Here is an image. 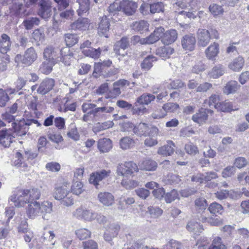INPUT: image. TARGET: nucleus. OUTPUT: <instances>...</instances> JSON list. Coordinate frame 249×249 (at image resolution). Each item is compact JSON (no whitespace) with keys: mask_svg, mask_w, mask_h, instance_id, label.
<instances>
[{"mask_svg":"<svg viewBox=\"0 0 249 249\" xmlns=\"http://www.w3.org/2000/svg\"><path fill=\"white\" fill-rule=\"evenodd\" d=\"M164 249H184V248L180 242L172 239L164 246Z\"/></svg>","mask_w":249,"mask_h":249,"instance_id":"nucleus-49","label":"nucleus"},{"mask_svg":"<svg viewBox=\"0 0 249 249\" xmlns=\"http://www.w3.org/2000/svg\"><path fill=\"white\" fill-rule=\"evenodd\" d=\"M215 108L222 112H230L233 110L231 103L227 101L219 102V104H216Z\"/></svg>","mask_w":249,"mask_h":249,"instance_id":"nucleus-42","label":"nucleus"},{"mask_svg":"<svg viewBox=\"0 0 249 249\" xmlns=\"http://www.w3.org/2000/svg\"><path fill=\"white\" fill-rule=\"evenodd\" d=\"M110 173V170L106 171L105 170L92 173L90 176L89 182L90 184L94 185L96 188H98V186L99 185V182L109 176Z\"/></svg>","mask_w":249,"mask_h":249,"instance_id":"nucleus-8","label":"nucleus"},{"mask_svg":"<svg viewBox=\"0 0 249 249\" xmlns=\"http://www.w3.org/2000/svg\"><path fill=\"white\" fill-rule=\"evenodd\" d=\"M219 97L218 95L213 94H212L209 98L208 100H205L204 104H208L209 106L211 107L212 106H214L217 104H219Z\"/></svg>","mask_w":249,"mask_h":249,"instance_id":"nucleus-62","label":"nucleus"},{"mask_svg":"<svg viewBox=\"0 0 249 249\" xmlns=\"http://www.w3.org/2000/svg\"><path fill=\"white\" fill-rule=\"evenodd\" d=\"M129 45V39L127 37H123L121 39L117 41L114 46V51L116 54L119 55L124 56V54H122L120 50H123L127 49Z\"/></svg>","mask_w":249,"mask_h":249,"instance_id":"nucleus-21","label":"nucleus"},{"mask_svg":"<svg viewBox=\"0 0 249 249\" xmlns=\"http://www.w3.org/2000/svg\"><path fill=\"white\" fill-rule=\"evenodd\" d=\"M208 249H226V248L225 246L222 244L221 239L219 237H216Z\"/></svg>","mask_w":249,"mask_h":249,"instance_id":"nucleus-60","label":"nucleus"},{"mask_svg":"<svg viewBox=\"0 0 249 249\" xmlns=\"http://www.w3.org/2000/svg\"><path fill=\"white\" fill-rule=\"evenodd\" d=\"M55 63V61L45 59L40 65L39 70L43 74H48L52 71Z\"/></svg>","mask_w":249,"mask_h":249,"instance_id":"nucleus-29","label":"nucleus"},{"mask_svg":"<svg viewBox=\"0 0 249 249\" xmlns=\"http://www.w3.org/2000/svg\"><path fill=\"white\" fill-rule=\"evenodd\" d=\"M225 73V69L221 64H218L215 66L209 72L210 77L216 79L221 76Z\"/></svg>","mask_w":249,"mask_h":249,"instance_id":"nucleus-32","label":"nucleus"},{"mask_svg":"<svg viewBox=\"0 0 249 249\" xmlns=\"http://www.w3.org/2000/svg\"><path fill=\"white\" fill-rule=\"evenodd\" d=\"M175 144L172 141H168L167 143L160 147L158 151L159 155L171 156L175 152Z\"/></svg>","mask_w":249,"mask_h":249,"instance_id":"nucleus-25","label":"nucleus"},{"mask_svg":"<svg viewBox=\"0 0 249 249\" xmlns=\"http://www.w3.org/2000/svg\"><path fill=\"white\" fill-rule=\"evenodd\" d=\"M181 42L183 49L192 51L194 50L196 46V37L191 34L185 35L182 37Z\"/></svg>","mask_w":249,"mask_h":249,"instance_id":"nucleus-9","label":"nucleus"},{"mask_svg":"<svg viewBox=\"0 0 249 249\" xmlns=\"http://www.w3.org/2000/svg\"><path fill=\"white\" fill-rule=\"evenodd\" d=\"M197 217H198V220L199 221L204 222L207 220L208 222L212 226H218L222 224V220L219 218H211L207 219V217L202 214H201L200 217L198 216V215H197Z\"/></svg>","mask_w":249,"mask_h":249,"instance_id":"nucleus-44","label":"nucleus"},{"mask_svg":"<svg viewBox=\"0 0 249 249\" xmlns=\"http://www.w3.org/2000/svg\"><path fill=\"white\" fill-rule=\"evenodd\" d=\"M68 191L65 188L58 187L55 189L53 197L56 200H60L68 194Z\"/></svg>","mask_w":249,"mask_h":249,"instance_id":"nucleus-45","label":"nucleus"},{"mask_svg":"<svg viewBox=\"0 0 249 249\" xmlns=\"http://www.w3.org/2000/svg\"><path fill=\"white\" fill-rule=\"evenodd\" d=\"M79 8L77 10L78 15L79 16L86 13L89 9V0H82L79 3Z\"/></svg>","mask_w":249,"mask_h":249,"instance_id":"nucleus-47","label":"nucleus"},{"mask_svg":"<svg viewBox=\"0 0 249 249\" xmlns=\"http://www.w3.org/2000/svg\"><path fill=\"white\" fill-rule=\"evenodd\" d=\"M195 205L196 207L200 210L199 212L200 213L202 212V213L207 206V201L206 199L203 198L196 199L195 201Z\"/></svg>","mask_w":249,"mask_h":249,"instance_id":"nucleus-57","label":"nucleus"},{"mask_svg":"<svg viewBox=\"0 0 249 249\" xmlns=\"http://www.w3.org/2000/svg\"><path fill=\"white\" fill-rule=\"evenodd\" d=\"M64 39L68 47H71L78 42V36L75 34H66L64 35Z\"/></svg>","mask_w":249,"mask_h":249,"instance_id":"nucleus-39","label":"nucleus"},{"mask_svg":"<svg viewBox=\"0 0 249 249\" xmlns=\"http://www.w3.org/2000/svg\"><path fill=\"white\" fill-rule=\"evenodd\" d=\"M213 89V85L209 82H203L200 84L196 89L197 92H206Z\"/></svg>","mask_w":249,"mask_h":249,"instance_id":"nucleus-59","label":"nucleus"},{"mask_svg":"<svg viewBox=\"0 0 249 249\" xmlns=\"http://www.w3.org/2000/svg\"><path fill=\"white\" fill-rule=\"evenodd\" d=\"M60 54L61 57L59 60L62 62L65 65L70 66L73 55V53L71 52L70 48L69 47L63 48L60 51Z\"/></svg>","mask_w":249,"mask_h":249,"instance_id":"nucleus-23","label":"nucleus"},{"mask_svg":"<svg viewBox=\"0 0 249 249\" xmlns=\"http://www.w3.org/2000/svg\"><path fill=\"white\" fill-rule=\"evenodd\" d=\"M164 10V5L161 2H157L155 3H150V12L152 14L163 12Z\"/></svg>","mask_w":249,"mask_h":249,"instance_id":"nucleus-52","label":"nucleus"},{"mask_svg":"<svg viewBox=\"0 0 249 249\" xmlns=\"http://www.w3.org/2000/svg\"><path fill=\"white\" fill-rule=\"evenodd\" d=\"M197 44L199 46L205 47L209 43L211 36L209 31L205 29H199L197 32Z\"/></svg>","mask_w":249,"mask_h":249,"instance_id":"nucleus-7","label":"nucleus"},{"mask_svg":"<svg viewBox=\"0 0 249 249\" xmlns=\"http://www.w3.org/2000/svg\"><path fill=\"white\" fill-rule=\"evenodd\" d=\"M134 141L128 137H124L120 141V147L124 150L130 148L134 145Z\"/></svg>","mask_w":249,"mask_h":249,"instance_id":"nucleus-43","label":"nucleus"},{"mask_svg":"<svg viewBox=\"0 0 249 249\" xmlns=\"http://www.w3.org/2000/svg\"><path fill=\"white\" fill-rule=\"evenodd\" d=\"M219 53V45L216 42L211 44L205 51L206 57L209 60H215Z\"/></svg>","mask_w":249,"mask_h":249,"instance_id":"nucleus-15","label":"nucleus"},{"mask_svg":"<svg viewBox=\"0 0 249 249\" xmlns=\"http://www.w3.org/2000/svg\"><path fill=\"white\" fill-rule=\"evenodd\" d=\"M98 199L100 202L106 206H111L114 202V196L108 192H100L98 195Z\"/></svg>","mask_w":249,"mask_h":249,"instance_id":"nucleus-19","label":"nucleus"},{"mask_svg":"<svg viewBox=\"0 0 249 249\" xmlns=\"http://www.w3.org/2000/svg\"><path fill=\"white\" fill-rule=\"evenodd\" d=\"M26 210V214L29 218L35 219L41 215L44 219H48L47 214L53 211V204L48 201H44L41 203L39 202L28 203Z\"/></svg>","mask_w":249,"mask_h":249,"instance_id":"nucleus-2","label":"nucleus"},{"mask_svg":"<svg viewBox=\"0 0 249 249\" xmlns=\"http://www.w3.org/2000/svg\"><path fill=\"white\" fill-rule=\"evenodd\" d=\"M60 53V51L58 49H55L52 46H48L44 50L43 57L45 59H49L59 61L58 54Z\"/></svg>","mask_w":249,"mask_h":249,"instance_id":"nucleus-14","label":"nucleus"},{"mask_svg":"<svg viewBox=\"0 0 249 249\" xmlns=\"http://www.w3.org/2000/svg\"><path fill=\"white\" fill-rule=\"evenodd\" d=\"M208 209L211 213L221 214L223 210V207L220 204L216 202H213L210 205Z\"/></svg>","mask_w":249,"mask_h":249,"instance_id":"nucleus-56","label":"nucleus"},{"mask_svg":"<svg viewBox=\"0 0 249 249\" xmlns=\"http://www.w3.org/2000/svg\"><path fill=\"white\" fill-rule=\"evenodd\" d=\"M210 12L214 16H218L223 14L224 10L222 6L216 4H213L209 6Z\"/></svg>","mask_w":249,"mask_h":249,"instance_id":"nucleus-54","label":"nucleus"},{"mask_svg":"<svg viewBox=\"0 0 249 249\" xmlns=\"http://www.w3.org/2000/svg\"><path fill=\"white\" fill-rule=\"evenodd\" d=\"M12 126L15 132L19 136L25 135L29 129L25 120H20L18 123H13Z\"/></svg>","mask_w":249,"mask_h":249,"instance_id":"nucleus-18","label":"nucleus"},{"mask_svg":"<svg viewBox=\"0 0 249 249\" xmlns=\"http://www.w3.org/2000/svg\"><path fill=\"white\" fill-rule=\"evenodd\" d=\"M45 36L43 31L40 29L35 30L32 34L33 38L37 42L42 43L45 39Z\"/></svg>","mask_w":249,"mask_h":249,"instance_id":"nucleus-53","label":"nucleus"},{"mask_svg":"<svg viewBox=\"0 0 249 249\" xmlns=\"http://www.w3.org/2000/svg\"><path fill=\"white\" fill-rule=\"evenodd\" d=\"M244 64V59L241 56L234 59L229 65V68L235 71H238L241 70Z\"/></svg>","mask_w":249,"mask_h":249,"instance_id":"nucleus-34","label":"nucleus"},{"mask_svg":"<svg viewBox=\"0 0 249 249\" xmlns=\"http://www.w3.org/2000/svg\"><path fill=\"white\" fill-rule=\"evenodd\" d=\"M16 90L14 89H7L6 90L0 89V107H4L7 103L9 101L10 98L8 93L9 94H13Z\"/></svg>","mask_w":249,"mask_h":249,"instance_id":"nucleus-28","label":"nucleus"},{"mask_svg":"<svg viewBox=\"0 0 249 249\" xmlns=\"http://www.w3.org/2000/svg\"><path fill=\"white\" fill-rule=\"evenodd\" d=\"M90 23V20L88 18H79L71 24V27L72 30L86 31L89 29Z\"/></svg>","mask_w":249,"mask_h":249,"instance_id":"nucleus-11","label":"nucleus"},{"mask_svg":"<svg viewBox=\"0 0 249 249\" xmlns=\"http://www.w3.org/2000/svg\"><path fill=\"white\" fill-rule=\"evenodd\" d=\"M71 191L73 194L76 195H79L82 194L84 189H83V183L78 181L74 182L71 187Z\"/></svg>","mask_w":249,"mask_h":249,"instance_id":"nucleus-48","label":"nucleus"},{"mask_svg":"<svg viewBox=\"0 0 249 249\" xmlns=\"http://www.w3.org/2000/svg\"><path fill=\"white\" fill-rule=\"evenodd\" d=\"M240 88L237 82L234 80L229 81L223 88V93L226 95L234 93Z\"/></svg>","mask_w":249,"mask_h":249,"instance_id":"nucleus-27","label":"nucleus"},{"mask_svg":"<svg viewBox=\"0 0 249 249\" xmlns=\"http://www.w3.org/2000/svg\"><path fill=\"white\" fill-rule=\"evenodd\" d=\"M178 33L176 30L171 29L167 30L162 35L161 42L168 45L174 43L177 39Z\"/></svg>","mask_w":249,"mask_h":249,"instance_id":"nucleus-16","label":"nucleus"},{"mask_svg":"<svg viewBox=\"0 0 249 249\" xmlns=\"http://www.w3.org/2000/svg\"><path fill=\"white\" fill-rule=\"evenodd\" d=\"M157 60L156 58L153 55H148L144 58L141 64L142 69L147 71L153 66V62Z\"/></svg>","mask_w":249,"mask_h":249,"instance_id":"nucleus-40","label":"nucleus"},{"mask_svg":"<svg viewBox=\"0 0 249 249\" xmlns=\"http://www.w3.org/2000/svg\"><path fill=\"white\" fill-rule=\"evenodd\" d=\"M166 115V111L163 107L155 110L152 114L151 117L154 119H160L163 118Z\"/></svg>","mask_w":249,"mask_h":249,"instance_id":"nucleus-64","label":"nucleus"},{"mask_svg":"<svg viewBox=\"0 0 249 249\" xmlns=\"http://www.w3.org/2000/svg\"><path fill=\"white\" fill-rule=\"evenodd\" d=\"M55 81L52 78H46L40 84L37 92L39 94L44 95L52 90L54 86Z\"/></svg>","mask_w":249,"mask_h":249,"instance_id":"nucleus-10","label":"nucleus"},{"mask_svg":"<svg viewBox=\"0 0 249 249\" xmlns=\"http://www.w3.org/2000/svg\"><path fill=\"white\" fill-rule=\"evenodd\" d=\"M97 146L101 153L108 152L112 148V142L108 138L100 139L98 142Z\"/></svg>","mask_w":249,"mask_h":249,"instance_id":"nucleus-24","label":"nucleus"},{"mask_svg":"<svg viewBox=\"0 0 249 249\" xmlns=\"http://www.w3.org/2000/svg\"><path fill=\"white\" fill-rule=\"evenodd\" d=\"M41 196L40 189L33 188L30 189L16 190L9 197V200L13 202L17 207H23L25 204L37 202Z\"/></svg>","mask_w":249,"mask_h":249,"instance_id":"nucleus-1","label":"nucleus"},{"mask_svg":"<svg viewBox=\"0 0 249 249\" xmlns=\"http://www.w3.org/2000/svg\"><path fill=\"white\" fill-rule=\"evenodd\" d=\"M11 44L10 37L6 34H2L0 37V53H6L10 51Z\"/></svg>","mask_w":249,"mask_h":249,"instance_id":"nucleus-17","label":"nucleus"},{"mask_svg":"<svg viewBox=\"0 0 249 249\" xmlns=\"http://www.w3.org/2000/svg\"><path fill=\"white\" fill-rule=\"evenodd\" d=\"M82 53L86 56H89L94 59H97L99 57L102 49L98 48L96 49L93 48H87L82 50Z\"/></svg>","mask_w":249,"mask_h":249,"instance_id":"nucleus-36","label":"nucleus"},{"mask_svg":"<svg viewBox=\"0 0 249 249\" xmlns=\"http://www.w3.org/2000/svg\"><path fill=\"white\" fill-rule=\"evenodd\" d=\"M37 55L33 47L28 48L24 53L22 63L27 66L31 65L37 58Z\"/></svg>","mask_w":249,"mask_h":249,"instance_id":"nucleus-13","label":"nucleus"},{"mask_svg":"<svg viewBox=\"0 0 249 249\" xmlns=\"http://www.w3.org/2000/svg\"><path fill=\"white\" fill-rule=\"evenodd\" d=\"M178 198V194L176 190H172L170 192L167 193L165 196V200L167 203H171Z\"/></svg>","mask_w":249,"mask_h":249,"instance_id":"nucleus-61","label":"nucleus"},{"mask_svg":"<svg viewBox=\"0 0 249 249\" xmlns=\"http://www.w3.org/2000/svg\"><path fill=\"white\" fill-rule=\"evenodd\" d=\"M72 215L76 218L84 219L87 221H91L95 219L96 213L92 210L80 207L73 212Z\"/></svg>","mask_w":249,"mask_h":249,"instance_id":"nucleus-4","label":"nucleus"},{"mask_svg":"<svg viewBox=\"0 0 249 249\" xmlns=\"http://www.w3.org/2000/svg\"><path fill=\"white\" fill-rule=\"evenodd\" d=\"M123 11L127 15H132L137 8L136 3L129 0H124L122 2Z\"/></svg>","mask_w":249,"mask_h":249,"instance_id":"nucleus-20","label":"nucleus"},{"mask_svg":"<svg viewBox=\"0 0 249 249\" xmlns=\"http://www.w3.org/2000/svg\"><path fill=\"white\" fill-rule=\"evenodd\" d=\"M148 212L151 217L157 218L161 215L163 211L158 207L150 206L148 208Z\"/></svg>","mask_w":249,"mask_h":249,"instance_id":"nucleus-58","label":"nucleus"},{"mask_svg":"<svg viewBox=\"0 0 249 249\" xmlns=\"http://www.w3.org/2000/svg\"><path fill=\"white\" fill-rule=\"evenodd\" d=\"M39 23V19L36 17L29 18L23 22V25L26 30H30L35 25H38Z\"/></svg>","mask_w":249,"mask_h":249,"instance_id":"nucleus-41","label":"nucleus"},{"mask_svg":"<svg viewBox=\"0 0 249 249\" xmlns=\"http://www.w3.org/2000/svg\"><path fill=\"white\" fill-rule=\"evenodd\" d=\"M156 97L154 95L151 93H144L137 99L136 103L140 105H148L152 101H154Z\"/></svg>","mask_w":249,"mask_h":249,"instance_id":"nucleus-31","label":"nucleus"},{"mask_svg":"<svg viewBox=\"0 0 249 249\" xmlns=\"http://www.w3.org/2000/svg\"><path fill=\"white\" fill-rule=\"evenodd\" d=\"M149 127L145 123H140L133 128L134 133L140 136H146L149 133Z\"/></svg>","mask_w":249,"mask_h":249,"instance_id":"nucleus-33","label":"nucleus"},{"mask_svg":"<svg viewBox=\"0 0 249 249\" xmlns=\"http://www.w3.org/2000/svg\"><path fill=\"white\" fill-rule=\"evenodd\" d=\"M139 166L142 170L152 171L156 169L157 164L155 161L145 160L139 163Z\"/></svg>","mask_w":249,"mask_h":249,"instance_id":"nucleus-37","label":"nucleus"},{"mask_svg":"<svg viewBox=\"0 0 249 249\" xmlns=\"http://www.w3.org/2000/svg\"><path fill=\"white\" fill-rule=\"evenodd\" d=\"M213 111L210 109L201 108L197 112L193 115L192 120L200 124L205 123L208 119L209 115H212Z\"/></svg>","mask_w":249,"mask_h":249,"instance_id":"nucleus-5","label":"nucleus"},{"mask_svg":"<svg viewBox=\"0 0 249 249\" xmlns=\"http://www.w3.org/2000/svg\"><path fill=\"white\" fill-rule=\"evenodd\" d=\"M75 234L80 240H84L89 237L91 232L87 229L82 228L75 231Z\"/></svg>","mask_w":249,"mask_h":249,"instance_id":"nucleus-51","label":"nucleus"},{"mask_svg":"<svg viewBox=\"0 0 249 249\" xmlns=\"http://www.w3.org/2000/svg\"><path fill=\"white\" fill-rule=\"evenodd\" d=\"M68 137L71 138L75 141H78L80 139V135L77 131V129L74 125L71 126L70 130L67 132Z\"/></svg>","mask_w":249,"mask_h":249,"instance_id":"nucleus-55","label":"nucleus"},{"mask_svg":"<svg viewBox=\"0 0 249 249\" xmlns=\"http://www.w3.org/2000/svg\"><path fill=\"white\" fill-rule=\"evenodd\" d=\"M109 26V20L106 16H104L101 18L98 25V32L99 35L100 36L108 37Z\"/></svg>","mask_w":249,"mask_h":249,"instance_id":"nucleus-12","label":"nucleus"},{"mask_svg":"<svg viewBox=\"0 0 249 249\" xmlns=\"http://www.w3.org/2000/svg\"><path fill=\"white\" fill-rule=\"evenodd\" d=\"M9 8H12L17 14L19 15L24 14L26 11L25 6L19 1L15 2L12 7L10 6Z\"/></svg>","mask_w":249,"mask_h":249,"instance_id":"nucleus-50","label":"nucleus"},{"mask_svg":"<svg viewBox=\"0 0 249 249\" xmlns=\"http://www.w3.org/2000/svg\"><path fill=\"white\" fill-rule=\"evenodd\" d=\"M186 229L189 231L196 235L201 233L203 231L202 226L198 222L194 220H191L188 223Z\"/></svg>","mask_w":249,"mask_h":249,"instance_id":"nucleus-30","label":"nucleus"},{"mask_svg":"<svg viewBox=\"0 0 249 249\" xmlns=\"http://www.w3.org/2000/svg\"><path fill=\"white\" fill-rule=\"evenodd\" d=\"M38 14L42 18L48 19L52 15V7L49 0H40Z\"/></svg>","mask_w":249,"mask_h":249,"instance_id":"nucleus-6","label":"nucleus"},{"mask_svg":"<svg viewBox=\"0 0 249 249\" xmlns=\"http://www.w3.org/2000/svg\"><path fill=\"white\" fill-rule=\"evenodd\" d=\"M61 204L66 206H70L73 204L74 199L72 196L69 192L64 196V198L60 200Z\"/></svg>","mask_w":249,"mask_h":249,"instance_id":"nucleus-63","label":"nucleus"},{"mask_svg":"<svg viewBox=\"0 0 249 249\" xmlns=\"http://www.w3.org/2000/svg\"><path fill=\"white\" fill-rule=\"evenodd\" d=\"M135 200L133 197H121L119 201L118 208L121 210L125 209L127 206L133 204Z\"/></svg>","mask_w":249,"mask_h":249,"instance_id":"nucleus-46","label":"nucleus"},{"mask_svg":"<svg viewBox=\"0 0 249 249\" xmlns=\"http://www.w3.org/2000/svg\"><path fill=\"white\" fill-rule=\"evenodd\" d=\"M114 108L113 107L108 106L107 104H104V106L102 107H96L90 110L89 113L93 114L95 117L101 116V114L109 113L113 112Z\"/></svg>","mask_w":249,"mask_h":249,"instance_id":"nucleus-26","label":"nucleus"},{"mask_svg":"<svg viewBox=\"0 0 249 249\" xmlns=\"http://www.w3.org/2000/svg\"><path fill=\"white\" fill-rule=\"evenodd\" d=\"M174 50L170 47H161L158 48L156 51L157 55L164 58H169L173 53Z\"/></svg>","mask_w":249,"mask_h":249,"instance_id":"nucleus-35","label":"nucleus"},{"mask_svg":"<svg viewBox=\"0 0 249 249\" xmlns=\"http://www.w3.org/2000/svg\"><path fill=\"white\" fill-rule=\"evenodd\" d=\"M132 28L135 31L142 33L148 30V24L144 20L135 21L133 23Z\"/></svg>","mask_w":249,"mask_h":249,"instance_id":"nucleus-38","label":"nucleus"},{"mask_svg":"<svg viewBox=\"0 0 249 249\" xmlns=\"http://www.w3.org/2000/svg\"><path fill=\"white\" fill-rule=\"evenodd\" d=\"M138 170L137 165L132 161L125 162L124 164H119L117 168L118 175L127 177Z\"/></svg>","mask_w":249,"mask_h":249,"instance_id":"nucleus-3","label":"nucleus"},{"mask_svg":"<svg viewBox=\"0 0 249 249\" xmlns=\"http://www.w3.org/2000/svg\"><path fill=\"white\" fill-rule=\"evenodd\" d=\"M14 137L6 130H0V144L4 147H9Z\"/></svg>","mask_w":249,"mask_h":249,"instance_id":"nucleus-22","label":"nucleus"}]
</instances>
